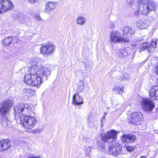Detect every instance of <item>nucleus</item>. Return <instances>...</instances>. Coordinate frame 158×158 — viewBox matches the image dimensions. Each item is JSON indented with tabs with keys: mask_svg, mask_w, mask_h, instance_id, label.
<instances>
[{
	"mask_svg": "<svg viewBox=\"0 0 158 158\" xmlns=\"http://www.w3.org/2000/svg\"><path fill=\"white\" fill-rule=\"evenodd\" d=\"M143 117L140 112H133L130 115V122L138 125L140 124Z\"/></svg>",
	"mask_w": 158,
	"mask_h": 158,
	"instance_id": "10",
	"label": "nucleus"
},
{
	"mask_svg": "<svg viewBox=\"0 0 158 158\" xmlns=\"http://www.w3.org/2000/svg\"><path fill=\"white\" fill-rule=\"evenodd\" d=\"M0 158H2V157L0 156Z\"/></svg>",
	"mask_w": 158,
	"mask_h": 158,
	"instance_id": "42",
	"label": "nucleus"
},
{
	"mask_svg": "<svg viewBox=\"0 0 158 158\" xmlns=\"http://www.w3.org/2000/svg\"><path fill=\"white\" fill-rule=\"evenodd\" d=\"M127 150L129 152H131L133 150L131 149V147H126Z\"/></svg>",
	"mask_w": 158,
	"mask_h": 158,
	"instance_id": "39",
	"label": "nucleus"
},
{
	"mask_svg": "<svg viewBox=\"0 0 158 158\" xmlns=\"http://www.w3.org/2000/svg\"><path fill=\"white\" fill-rule=\"evenodd\" d=\"M128 6L133 5L134 4V0H126Z\"/></svg>",
	"mask_w": 158,
	"mask_h": 158,
	"instance_id": "32",
	"label": "nucleus"
},
{
	"mask_svg": "<svg viewBox=\"0 0 158 158\" xmlns=\"http://www.w3.org/2000/svg\"><path fill=\"white\" fill-rule=\"evenodd\" d=\"M111 27H113V28H114V25L113 24H112V25L111 26Z\"/></svg>",
	"mask_w": 158,
	"mask_h": 158,
	"instance_id": "41",
	"label": "nucleus"
},
{
	"mask_svg": "<svg viewBox=\"0 0 158 158\" xmlns=\"http://www.w3.org/2000/svg\"><path fill=\"white\" fill-rule=\"evenodd\" d=\"M97 144L98 149L101 152H105L106 148L104 143L101 142V141L98 140L97 142Z\"/></svg>",
	"mask_w": 158,
	"mask_h": 158,
	"instance_id": "25",
	"label": "nucleus"
},
{
	"mask_svg": "<svg viewBox=\"0 0 158 158\" xmlns=\"http://www.w3.org/2000/svg\"><path fill=\"white\" fill-rule=\"evenodd\" d=\"M14 111L15 119L19 120L21 117L31 114V107L28 104H18L14 107Z\"/></svg>",
	"mask_w": 158,
	"mask_h": 158,
	"instance_id": "2",
	"label": "nucleus"
},
{
	"mask_svg": "<svg viewBox=\"0 0 158 158\" xmlns=\"http://www.w3.org/2000/svg\"><path fill=\"white\" fill-rule=\"evenodd\" d=\"M140 103L142 109L145 112H149L155 107L154 102L147 98H143Z\"/></svg>",
	"mask_w": 158,
	"mask_h": 158,
	"instance_id": "7",
	"label": "nucleus"
},
{
	"mask_svg": "<svg viewBox=\"0 0 158 158\" xmlns=\"http://www.w3.org/2000/svg\"><path fill=\"white\" fill-rule=\"evenodd\" d=\"M157 39H153L151 41V43H150L151 47H152V50L155 48L156 47Z\"/></svg>",
	"mask_w": 158,
	"mask_h": 158,
	"instance_id": "30",
	"label": "nucleus"
},
{
	"mask_svg": "<svg viewBox=\"0 0 158 158\" xmlns=\"http://www.w3.org/2000/svg\"><path fill=\"white\" fill-rule=\"evenodd\" d=\"M113 91L115 93H122L124 91V88L123 87L120 88L119 86H114L113 88Z\"/></svg>",
	"mask_w": 158,
	"mask_h": 158,
	"instance_id": "23",
	"label": "nucleus"
},
{
	"mask_svg": "<svg viewBox=\"0 0 158 158\" xmlns=\"http://www.w3.org/2000/svg\"><path fill=\"white\" fill-rule=\"evenodd\" d=\"M42 131V130L39 128H37L32 131V133H40Z\"/></svg>",
	"mask_w": 158,
	"mask_h": 158,
	"instance_id": "33",
	"label": "nucleus"
},
{
	"mask_svg": "<svg viewBox=\"0 0 158 158\" xmlns=\"http://www.w3.org/2000/svg\"><path fill=\"white\" fill-rule=\"evenodd\" d=\"M85 18L81 16H78L76 19V22L77 24L79 25H83L85 23Z\"/></svg>",
	"mask_w": 158,
	"mask_h": 158,
	"instance_id": "24",
	"label": "nucleus"
},
{
	"mask_svg": "<svg viewBox=\"0 0 158 158\" xmlns=\"http://www.w3.org/2000/svg\"><path fill=\"white\" fill-rule=\"evenodd\" d=\"M111 145L109 148V152L110 155L117 156L121 153L122 149V146L118 143L111 141Z\"/></svg>",
	"mask_w": 158,
	"mask_h": 158,
	"instance_id": "6",
	"label": "nucleus"
},
{
	"mask_svg": "<svg viewBox=\"0 0 158 158\" xmlns=\"http://www.w3.org/2000/svg\"><path fill=\"white\" fill-rule=\"evenodd\" d=\"M92 148V147L89 146L85 149V152L86 154V156H89V154L91 151Z\"/></svg>",
	"mask_w": 158,
	"mask_h": 158,
	"instance_id": "31",
	"label": "nucleus"
},
{
	"mask_svg": "<svg viewBox=\"0 0 158 158\" xmlns=\"http://www.w3.org/2000/svg\"><path fill=\"white\" fill-rule=\"evenodd\" d=\"M35 17L36 19L39 21H40L42 20L40 17L38 15H36Z\"/></svg>",
	"mask_w": 158,
	"mask_h": 158,
	"instance_id": "38",
	"label": "nucleus"
},
{
	"mask_svg": "<svg viewBox=\"0 0 158 158\" xmlns=\"http://www.w3.org/2000/svg\"><path fill=\"white\" fill-rule=\"evenodd\" d=\"M118 51L119 52L118 55L121 57H123L124 56H126L127 55V53L125 52L123 49L119 50Z\"/></svg>",
	"mask_w": 158,
	"mask_h": 158,
	"instance_id": "29",
	"label": "nucleus"
},
{
	"mask_svg": "<svg viewBox=\"0 0 158 158\" xmlns=\"http://www.w3.org/2000/svg\"><path fill=\"white\" fill-rule=\"evenodd\" d=\"M57 3L54 2H47L45 6V10L46 11L49 12L53 10L56 7Z\"/></svg>",
	"mask_w": 158,
	"mask_h": 158,
	"instance_id": "18",
	"label": "nucleus"
},
{
	"mask_svg": "<svg viewBox=\"0 0 158 158\" xmlns=\"http://www.w3.org/2000/svg\"><path fill=\"white\" fill-rule=\"evenodd\" d=\"M14 40H16L15 37H7L4 39L3 41V44L4 46H6L9 45L12 42L14 44Z\"/></svg>",
	"mask_w": 158,
	"mask_h": 158,
	"instance_id": "21",
	"label": "nucleus"
},
{
	"mask_svg": "<svg viewBox=\"0 0 158 158\" xmlns=\"http://www.w3.org/2000/svg\"><path fill=\"white\" fill-rule=\"evenodd\" d=\"M17 20L20 23H24L25 20V18L23 15H20L18 17Z\"/></svg>",
	"mask_w": 158,
	"mask_h": 158,
	"instance_id": "28",
	"label": "nucleus"
},
{
	"mask_svg": "<svg viewBox=\"0 0 158 158\" xmlns=\"http://www.w3.org/2000/svg\"><path fill=\"white\" fill-rule=\"evenodd\" d=\"M157 84L158 85V79H156ZM150 96L153 99L158 100V85L152 86L149 92Z\"/></svg>",
	"mask_w": 158,
	"mask_h": 158,
	"instance_id": "13",
	"label": "nucleus"
},
{
	"mask_svg": "<svg viewBox=\"0 0 158 158\" xmlns=\"http://www.w3.org/2000/svg\"><path fill=\"white\" fill-rule=\"evenodd\" d=\"M155 71L156 74L158 75V64L155 65Z\"/></svg>",
	"mask_w": 158,
	"mask_h": 158,
	"instance_id": "36",
	"label": "nucleus"
},
{
	"mask_svg": "<svg viewBox=\"0 0 158 158\" xmlns=\"http://www.w3.org/2000/svg\"><path fill=\"white\" fill-rule=\"evenodd\" d=\"M110 39L113 43H128V39L121 36V33L118 31H114L111 32Z\"/></svg>",
	"mask_w": 158,
	"mask_h": 158,
	"instance_id": "4",
	"label": "nucleus"
},
{
	"mask_svg": "<svg viewBox=\"0 0 158 158\" xmlns=\"http://www.w3.org/2000/svg\"><path fill=\"white\" fill-rule=\"evenodd\" d=\"M135 139V136L131 135H123L121 137V140L123 142L129 143L133 142Z\"/></svg>",
	"mask_w": 158,
	"mask_h": 158,
	"instance_id": "17",
	"label": "nucleus"
},
{
	"mask_svg": "<svg viewBox=\"0 0 158 158\" xmlns=\"http://www.w3.org/2000/svg\"><path fill=\"white\" fill-rule=\"evenodd\" d=\"M13 7V3L10 0H1L0 1V14L11 10Z\"/></svg>",
	"mask_w": 158,
	"mask_h": 158,
	"instance_id": "8",
	"label": "nucleus"
},
{
	"mask_svg": "<svg viewBox=\"0 0 158 158\" xmlns=\"http://www.w3.org/2000/svg\"><path fill=\"white\" fill-rule=\"evenodd\" d=\"M117 136V132L114 130H112L107 131L104 135H102V139L104 142L110 139H112L114 141L116 139Z\"/></svg>",
	"mask_w": 158,
	"mask_h": 158,
	"instance_id": "9",
	"label": "nucleus"
},
{
	"mask_svg": "<svg viewBox=\"0 0 158 158\" xmlns=\"http://www.w3.org/2000/svg\"><path fill=\"white\" fill-rule=\"evenodd\" d=\"M12 106L10 100L2 102L0 104V114H4L7 113Z\"/></svg>",
	"mask_w": 158,
	"mask_h": 158,
	"instance_id": "11",
	"label": "nucleus"
},
{
	"mask_svg": "<svg viewBox=\"0 0 158 158\" xmlns=\"http://www.w3.org/2000/svg\"><path fill=\"white\" fill-rule=\"evenodd\" d=\"M139 158H146V157L145 156H142Z\"/></svg>",
	"mask_w": 158,
	"mask_h": 158,
	"instance_id": "40",
	"label": "nucleus"
},
{
	"mask_svg": "<svg viewBox=\"0 0 158 158\" xmlns=\"http://www.w3.org/2000/svg\"><path fill=\"white\" fill-rule=\"evenodd\" d=\"M137 27L141 29H145L149 26V24L147 21L139 20L136 23Z\"/></svg>",
	"mask_w": 158,
	"mask_h": 158,
	"instance_id": "20",
	"label": "nucleus"
},
{
	"mask_svg": "<svg viewBox=\"0 0 158 158\" xmlns=\"http://www.w3.org/2000/svg\"><path fill=\"white\" fill-rule=\"evenodd\" d=\"M112 103L114 107H116L118 105V102L116 101H114L112 102Z\"/></svg>",
	"mask_w": 158,
	"mask_h": 158,
	"instance_id": "35",
	"label": "nucleus"
},
{
	"mask_svg": "<svg viewBox=\"0 0 158 158\" xmlns=\"http://www.w3.org/2000/svg\"><path fill=\"white\" fill-rule=\"evenodd\" d=\"M83 100L80 96L78 93H76L73 97L72 103L76 106L83 104Z\"/></svg>",
	"mask_w": 158,
	"mask_h": 158,
	"instance_id": "14",
	"label": "nucleus"
},
{
	"mask_svg": "<svg viewBox=\"0 0 158 158\" xmlns=\"http://www.w3.org/2000/svg\"><path fill=\"white\" fill-rule=\"evenodd\" d=\"M139 51H142L145 49H147L149 52H150L152 51V47L149 43H144L141 44L139 47Z\"/></svg>",
	"mask_w": 158,
	"mask_h": 158,
	"instance_id": "19",
	"label": "nucleus"
},
{
	"mask_svg": "<svg viewBox=\"0 0 158 158\" xmlns=\"http://www.w3.org/2000/svg\"><path fill=\"white\" fill-rule=\"evenodd\" d=\"M28 2L33 4H34L37 3L38 2V0H27Z\"/></svg>",
	"mask_w": 158,
	"mask_h": 158,
	"instance_id": "34",
	"label": "nucleus"
},
{
	"mask_svg": "<svg viewBox=\"0 0 158 158\" xmlns=\"http://www.w3.org/2000/svg\"><path fill=\"white\" fill-rule=\"evenodd\" d=\"M3 146L2 140H0V152L3 151Z\"/></svg>",
	"mask_w": 158,
	"mask_h": 158,
	"instance_id": "37",
	"label": "nucleus"
},
{
	"mask_svg": "<svg viewBox=\"0 0 158 158\" xmlns=\"http://www.w3.org/2000/svg\"><path fill=\"white\" fill-rule=\"evenodd\" d=\"M123 37L127 39L128 40V42L130 41L132 36L134 35L135 30L132 29L131 27L126 26L122 29Z\"/></svg>",
	"mask_w": 158,
	"mask_h": 158,
	"instance_id": "12",
	"label": "nucleus"
},
{
	"mask_svg": "<svg viewBox=\"0 0 158 158\" xmlns=\"http://www.w3.org/2000/svg\"><path fill=\"white\" fill-rule=\"evenodd\" d=\"M55 49V46L52 43H46L42 46L40 52L44 56L51 55L53 53Z\"/></svg>",
	"mask_w": 158,
	"mask_h": 158,
	"instance_id": "5",
	"label": "nucleus"
},
{
	"mask_svg": "<svg viewBox=\"0 0 158 158\" xmlns=\"http://www.w3.org/2000/svg\"><path fill=\"white\" fill-rule=\"evenodd\" d=\"M32 92V90L28 89H23V92L24 95L27 96H30Z\"/></svg>",
	"mask_w": 158,
	"mask_h": 158,
	"instance_id": "27",
	"label": "nucleus"
},
{
	"mask_svg": "<svg viewBox=\"0 0 158 158\" xmlns=\"http://www.w3.org/2000/svg\"><path fill=\"white\" fill-rule=\"evenodd\" d=\"M21 124L27 129H31L36 124L37 121L35 118L31 116L27 115L21 116L19 118Z\"/></svg>",
	"mask_w": 158,
	"mask_h": 158,
	"instance_id": "3",
	"label": "nucleus"
},
{
	"mask_svg": "<svg viewBox=\"0 0 158 158\" xmlns=\"http://www.w3.org/2000/svg\"><path fill=\"white\" fill-rule=\"evenodd\" d=\"M139 12L143 15H147L150 12L148 9L147 5L144 3H139Z\"/></svg>",
	"mask_w": 158,
	"mask_h": 158,
	"instance_id": "15",
	"label": "nucleus"
},
{
	"mask_svg": "<svg viewBox=\"0 0 158 158\" xmlns=\"http://www.w3.org/2000/svg\"><path fill=\"white\" fill-rule=\"evenodd\" d=\"M138 2L139 3H144L147 5V8L150 11L155 9V2L149 0H139Z\"/></svg>",
	"mask_w": 158,
	"mask_h": 158,
	"instance_id": "16",
	"label": "nucleus"
},
{
	"mask_svg": "<svg viewBox=\"0 0 158 158\" xmlns=\"http://www.w3.org/2000/svg\"><path fill=\"white\" fill-rule=\"evenodd\" d=\"M84 88V83L83 81L80 82V84L78 85L77 89V92L76 93H79L81 92Z\"/></svg>",
	"mask_w": 158,
	"mask_h": 158,
	"instance_id": "26",
	"label": "nucleus"
},
{
	"mask_svg": "<svg viewBox=\"0 0 158 158\" xmlns=\"http://www.w3.org/2000/svg\"><path fill=\"white\" fill-rule=\"evenodd\" d=\"M28 72L29 73L25 75L24 81L28 85L33 86L39 85L42 80H47V77L50 74L49 69L42 65H31L28 68Z\"/></svg>",
	"mask_w": 158,
	"mask_h": 158,
	"instance_id": "1",
	"label": "nucleus"
},
{
	"mask_svg": "<svg viewBox=\"0 0 158 158\" xmlns=\"http://www.w3.org/2000/svg\"><path fill=\"white\" fill-rule=\"evenodd\" d=\"M3 145V151L6 150L10 147V142L8 139H4L2 140Z\"/></svg>",
	"mask_w": 158,
	"mask_h": 158,
	"instance_id": "22",
	"label": "nucleus"
}]
</instances>
